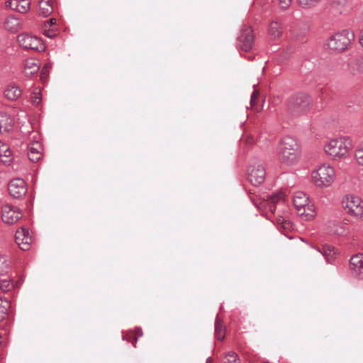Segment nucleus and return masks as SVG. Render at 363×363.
Listing matches in <instances>:
<instances>
[{"label": "nucleus", "mask_w": 363, "mask_h": 363, "mask_svg": "<svg viewBox=\"0 0 363 363\" xmlns=\"http://www.w3.org/2000/svg\"><path fill=\"white\" fill-rule=\"evenodd\" d=\"M352 148V139L347 136L332 138L323 145L325 155L335 161L346 159Z\"/></svg>", "instance_id": "obj_1"}, {"label": "nucleus", "mask_w": 363, "mask_h": 363, "mask_svg": "<svg viewBox=\"0 0 363 363\" xmlns=\"http://www.w3.org/2000/svg\"><path fill=\"white\" fill-rule=\"evenodd\" d=\"M277 155L282 164L292 165L296 163L301 155L297 140L291 136L282 138L277 146Z\"/></svg>", "instance_id": "obj_2"}, {"label": "nucleus", "mask_w": 363, "mask_h": 363, "mask_svg": "<svg viewBox=\"0 0 363 363\" xmlns=\"http://www.w3.org/2000/svg\"><path fill=\"white\" fill-rule=\"evenodd\" d=\"M312 181L318 187H328L336 178L335 170L328 164L318 165L311 173Z\"/></svg>", "instance_id": "obj_3"}, {"label": "nucleus", "mask_w": 363, "mask_h": 363, "mask_svg": "<svg viewBox=\"0 0 363 363\" xmlns=\"http://www.w3.org/2000/svg\"><path fill=\"white\" fill-rule=\"evenodd\" d=\"M354 38V33L352 30H343L330 36L326 45L330 50L341 52L348 49Z\"/></svg>", "instance_id": "obj_4"}, {"label": "nucleus", "mask_w": 363, "mask_h": 363, "mask_svg": "<svg viewBox=\"0 0 363 363\" xmlns=\"http://www.w3.org/2000/svg\"><path fill=\"white\" fill-rule=\"evenodd\" d=\"M311 103V98L307 94L297 93L289 99L287 109L290 114L299 116L310 109Z\"/></svg>", "instance_id": "obj_5"}, {"label": "nucleus", "mask_w": 363, "mask_h": 363, "mask_svg": "<svg viewBox=\"0 0 363 363\" xmlns=\"http://www.w3.org/2000/svg\"><path fill=\"white\" fill-rule=\"evenodd\" d=\"M293 203L298 216L306 220L314 218L315 213L313 205L310 204L309 197L303 191H297L293 197Z\"/></svg>", "instance_id": "obj_6"}, {"label": "nucleus", "mask_w": 363, "mask_h": 363, "mask_svg": "<svg viewBox=\"0 0 363 363\" xmlns=\"http://www.w3.org/2000/svg\"><path fill=\"white\" fill-rule=\"evenodd\" d=\"M342 206L345 212L357 219L363 218V201L354 194L345 195L342 200Z\"/></svg>", "instance_id": "obj_7"}, {"label": "nucleus", "mask_w": 363, "mask_h": 363, "mask_svg": "<svg viewBox=\"0 0 363 363\" xmlns=\"http://www.w3.org/2000/svg\"><path fill=\"white\" fill-rule=\"evenodd\" d=\"M17 40L19 45L24 50H31L38 52L45 50V45L40 38L28 33H21L18 35Z\"/></svg>", "instance_id": "obj_8"}, {"label": "nucleus", "mask_w": 363, "mask_h": 363, "mask_svg": "<svg viewBox=\"0 0 363 363\" xmlns=\"http://www.w3.org/2000/svg\"><path fill=\"white\" fill-rule=\"evenodd\" d=\"M255 206L258 208H265L272 213L276 210V205L284 201V194L281 192L273 194L270 196H267V199L263 198L262 200L255 201L250 197Z\"/></svg>", "instance_id": "obj_9"}, {"label": "nucleus", "mask_w": 363, "mask_h": 363, "mask_svg": "<svg viewBox=\"0 0 363 363\" xmlns=\"http://www.w3.org/2000/svg\"><path fill=\"white\" fill-rule=\"evenodd\" d=\"M266 177L265 168L259 162L251 164L248 168L247 179L254 186L262 184Z\"/></svg>", "instance_id": "obj_10"}, {"label": "nucleus", "mask_w": 363, "mask_h": 363, "mask_svg": "<svg viewBox=\"0 0 363 363\" xmlns=\"http://www.w3.org/2000/svg\"><path fill=\"white\" fill-rule=\"evenodd\" d=\"M23 216L22 212L16 207L5 204L1 208V219L7 224H14Z\"/></svg>", "instance_id": "obj_11"}, {"label": "nucleus", "mask_w": 363, "mask_h": 363, "mask_svg": "<svg viewBox=\"0 0 363 363\" xmlns=\"http://www.w3.org/2000/svg\"><path fill=\"white\" fill-rule=\"evenodd\" d=\"M27 190L26 183L21 178L12 179L8 185L9 194L14 199L23 198L26 194Z\"/></svg>", "instance_id": "obj_12"}, {"label": "nucleus", "mask_w": 363, "mask_h": 363, "mask_svg": "<svg viewBox=\"0 0 363 363\" xmlns=\"http://www.w3.org/2000/svg\"><path fill=\"white\" fill-rule=\"evenodd\" d=\"M254 43V35L250 27H246L241 31L237 39V46L240 50L248 52L252 48Z\"/></svg>", "instance_id": "obj_13"}, {"label": "nucleus", "mask_w": 363, "mask_h": 363, "mask_svg": "<svg viewBox=\"0 0 363 363\" xmlns=\"http://www.w3.org/2000/svg\"><path fill=\"white\" fill-rule=\"evenodd\" d=\"M15 240L22 250H28L32 242V238L29 234L28 229L21 227L17 230L15 234Z\"/></svg>", "instance_id": "obj_14"}, {"label": "nucleus", "mask_w": 363, "mask_h": 363, "mask_svg": "<svg viewBox=\"0 0 363 363\" xmlns=\"http://www.w3.org/2000/svg\"><path fill=\"white\" fill-rule=\"evenodd\" d=\"M350 270L353 277L363 279V255L357 254L350 258Z\"/></svg>", "instance_id": "obj_15"}, {"label": "nucleus", "mask_w": 363, "mask_h": 363, "mask_svg": "<svg viewBox=\"0 0 363 363\" xmlns=\"http://www.w3.org/2000/svg\"><path fill=\"white\" fill-rule=\"evenodd\" d=\"M5 6L21 13H26L30 10V2L29 0H8L5 2Z\"/></svg>", "instance_id": "obj_16"}, {"label": "nucleus", "mask_w": 363, "mask_h": 363, "mask_svg": "<svg viewBox=\"0 0 363 363\" xmlns=\"http://www.w3.org/2000/svg\"><path fill=\"white\" fill-rule=\"evenodd\" d=\"M327 232L332 235L347 236L350 230L344 223L330 222L327 226Z\"/></svg>", "instance_id": "obj_17"}, {"label": "nucleus", "mask_w": 363, "mask_h": 363, "mask_svg": "<svg viewBox=\"0 0 363 363\" xmlns=\"http://www.w3.org/2000/svg\"><path fill=\"white\" fill-rule=\"evenodd\" d=\"M40 69L38 60L33 58L26 59L23 62V73L27 77L37 74Z\"/></svg>", "instance_id": "obj_18"}, {"label": "nucleus", "mask_w": 363, "mask_h": 363, "mask_svg": "<svg viewBox=\"0 0 363 363\" xmlns=\"http://www.w3.org/2000/svg\"><path fill=\"white\" fill-rule=\"evenodd\" d=\"M13 122V118L11 115L0 112V133H4L11 130Z\"/></svg>", "instance_id": "obj_19"}, {"label": "nucleus", "mask_w": 363, "mask_h": 363, "mask_svg": "<svg viewBox=\"0 0 363 363\" xmlns=\"http://www.w3.org/2000/svg\"><path fill=\"white\" fill-rule=\"evenodd\" d=\"M28 157L33 162H37L40 160L41 145L38 143H33L28 147Z\"/></svg>", "instance_id": "obj_20"}, {"label": "nucleus", "mask_w": 363, "mask_h": 363, "mask_svg": "<svg viewBox=\"0 0 363 363\" xmlns=\"http://www.w3.org/2000/svg\"><path fill=\"white\" fill-rule=\"evenodd\" d=\"M5 97L10 101H16L22 95V89L16 85H9L4 90Z\"/></svg>", "instance_id": "obj_21"}, {"label": "nucleus", "mask_w": 363, "mask_h": 363, "mask_svg": "<svg viewBox=\"0 0 363 363\" xmlns=\"http://www.w3.org/2000/svg\"><path fill=\"white\" fill-rule=\"evenodd\" d=\"M5 28L10 32L16 33L21 28V22L18 18L11 15L9 16L4 21Z\"/></svg>", "instance_id": "obj_22"}, {"label": "nucleus", "mask_w": 363, "mask_h": 363, "mask_svg": "<svg viewBox=\"0 0 363 363\" xmlns=\"http://www.w3.org/2000/svg\"><path fill=\"white\" fill-rule=\"evenodd\" d=\"M53 11L52 6L50 0H42L39 4V13L43 16H48Z\"/></svg>", "instance_id": "obj_23"}, {"label": "nucleus", "mask_w": 363, "mask_h": 363, "mask_svg": "<svg viewBox=\"0 0 363 363\" xmlns=\"http://www.w3.org/2000/svg\"><path fill=\"white\" fill-rule=\"evenodd\" d=\"M269 33L272 38L276 39L281 36L282 33L281 27L277 21L271 22L269 28Z\"/></svg>", "instance_id": "obj_24"}, {"label": "nucleus", "mask_w": 363, "mask_h": 363, "mask_svg": "<svg viewBox=\"0 0 363 363\" xmlns=\"http://www.w3.org/2000/svg\"><path fill=\"white\" fill-rule=\"evenodd\" d=\"M2 149V157L0 160L6 165H9L13 160L12 151L9 145H3Z\"/></svg>", "instance_id": "obj_25"}, {"label": "nucleus", "mask_w": 363, "mask_h": 363, "mask_svg": "<svg viewBox=\"0 0 363 363\" xmlns=\"http://www.w3.org/2000/svg\"><path fill=\"white\" fill-rule=\"evenodd\" d=\"M225 330V327L217 316L215 321V334L217 340H223L224 339Z\"/></svg>", "instance_id": "obj_26"}, {"label": "nucleus", "mask_w": 363, "mask_h": 363, "mask_svg": "<svg viewBox=\"0 0 363 363\" xmlns=\"http://www.w3.org/2000/svg\"><path fill=\"white\" fill-rule=\"evenodd\" d=\"M354 160L357 164L363 166V141L356 146L354 152Z\"/></svg>", "instance_id": "obj_27"}, {"label": "nucleus", "mask_w": 363, "mask_h": 363, "mask_svg": "<svg viewBox=\"0 0 363 363\" xmlns=\"http://www.w3.org/2000/svg\"><path fill=\"white\" fill-rule=\"evenodd\" d=\"M11 307V303L6 299L0 298V321L4 320Z\"/></svg>", "instance_id": "obj_28"}, {"label": "nucleus", "mask_w": 363, "mask_h": 363, "mask_svg": "<svg viewBox=\"0 0 363 363\" xmlns=\"http://www.w3.org/2000/svg\"><path fill=\"white\" fill-rule=\"evenodd\" d=\"M224 363H240L238 354L233 352H228L224 358Z\"/></svg>", "instance_id": "obj_29"}, {"label": "nucleus", "mask_w": 363, "mask_h": 363, "mask_svg": "<svg viewBox=\"0 0 363 363\" xmlns=\"http://www.w3.org/2000/svg\"><path fill=\"white\" fill-rule=\"evenodd\" d=\"M320 0H297L300 6L304 9L311 8L317 4Z\"/></svg>", "instance_id": "obj_30"}, {"label": "nucleus", "mask_w": 363, "mask_h": 363, "mask_svg": "<svg viewBox=\"0 0 363 363\" xmlns=\"http://www.w3.org/2000/svg\"><path fill=\"white\" fill-rule=\"evenodd\" d=\"M352 69L363 74V57L357 59L352 65Z\"/></svg>", "instance_id": "obj_31"}, {"label": "nucleus", "mask_w": 363, "mask_h": 363, "mask_svg": "<svg viewBox=\"0 0 363 363\" xmlns=\"http://www.w3.org/2000/svg\"><path fill=\"white\" fill-rule=\"evenodd\" d=\"M277 223L279 225V230L281 231V228L283 229H289L291 225L290 224V222L285 220L283 217H279L277 218Z\"/></svg>", "instance_id": "obj_32"}, {"label": "nucleus", "mask_w": 363, "mask_h": 363, "mask_svg": "<svg viewBox=\"0 0 363 363\" xmlns=\"http://www.w3.org/2000/svg\"><path fill=\"white\" fill-rule=\"evenodd\" d=\"M0 288L4 292H7L13 288V283L9 280H2L0 283Z\"/></svg>", "instance_id": "obj_33"}, {"label": "nucleus", "mask_w": 363, "mask_h": 363, "mask_svg": "<svg viewBox=\"0 0 363 363\" xmlns=\"http://www.w3.org/2000/svg\"><path fill=\"white\" fill-rule=\"evenodd\" d=\"M292 1L293 0H278V6L281 10L285 11L290 7Z\"/></svg>", "instance_id": "obj_34"}, {"label": "nucleus", "mask_w": 363, "mask_h": 363, "mask_svg": "<svg viewBox=\"0 0 363 363\" xmlns=\"http://www.w3.org/2000/svg\"><path fill=\"white\" fill-rule=\"evenodd\" d=\"M334 251V247L329 246H324L322 249V251L319 250L320 252L323 254V255L326 258L328 255L331 254Z\"/></svg>", "instance_id": "obj_35"}, {"label": "nucleus", "mask_w": 363, "mask_h": 363, "mask_svg": "<svg viewBox=\"0 0 363 363\" xmlns=\"http://www.w3.org/2000/svg\"><path fill=\"white\" fill-rule=\"evenodd\" d=\"M41 101V96L39 92H34L32 96V102L35 106H38Z\"/></svg>", "instance_id": "obj_36"}, {"label": "nucleus", "mask_w": 363, "mask_h": 363, "mask_svg": "<svg viewBox=\"0 0 363 363\" xmlns=\"http://www.w3.org/2000/svg\"><path fill=\"white\" fill-rule=\"evenodd\" d=\"M1 264L3 265V267L1 270V274L6 273L9 269V266H10L9 262H8V260L4 259V261L2 262H1Z\"/></svg>", "instance_id": "obj_37"}, {"label": "nucleus", "mask_w": 363, "mask_h": 363, "mask_svg": "<svg viewBox=\"0 0 363 363\" xmlns=\"http://www.w3.org/2000/svg\"><path fill=\"white\" fill-rule=\"evenodd\" d=\"M135 341L133 343V345L134 347H136V342L138 341V338L139 337H142L143 336V330H142V328H135Z\"/></svg>", "instance_id": "obj_38"}, {"label": "nucleus", "mask_w": 363, "mask_h": 363, "mask_svg": "<svg viewBox=\"0 0 363 363\" xmlns=\"http://www.w3.org/2000/svg\"><path fill=\"white\" fill-rule=\"evenodd\" d=\"M55 23H56L55 18H50V19L45 21L44 26H45V28H50V27L52 26L53 25H55Z\"/></svg>", "instance_id": "obj_39"}, {"label": "nucleus", "mask_w": 363, "mask_h": 363, "mask_svg": "<svg viewBox=\"0 0 363 363\" xmlns=\"http://www.w3.org/2000/svg\"><path fill=\"white\" fill-rule=\"evenodd\" d=\"M326 261L329 264H333L335 259V253L333 251L331 254L328 255V257L325 258Z\"/></svg>", "instance_id": "obj_40"}, {"label": "nucleus", "mask_w": 363, "mask_h": 363, "mask_svg": "<svg viewBox=\"0 0 363 363\" xmlns=\"http://www.w3.org/2000/svg\"><path fill=\"white\" fill-rule=\"evenodd\" d=\"M44 35L48 36L50 38H52L56 35L55 33L53 30H46L45 28L43 30Z\"/></svg>", "instance_id": "obj_41"}, {"label": "nucleus", "mask_w": 363, "mask_h": 363, "mask_svg": "<svg viewBox=\"0 0 363 363\" xmlns=\"http://www.w3.org/2000/svg\"><path fill=\"white\" fill-rule=\"evenodd\" d=\"M258 94H259V92L257 90L253 91V92L251 94V97H250V103L251 104H252L255 99L257 97Z\"/></svg>", "instance_id": "obj_42"}, {"label": "nucleus", "mask_w": 363, "mask_h": 363, "mask_svg": "<svg viewBox=\"0 0 363 363\" xmlns=\"http://www.w3.org/2000/svg\"><path fill=\"white\" fill-rule=\"evenodd\" d=\"M359 41L360 45L363 47V30L359 33Z\"/></svg>", "instance_id": "obj_43"}, {"label": "nucleus", "mask_w": 363, "mask_h": 363, "mask_svg": "<svg viewBox=\"0 0 363 363\" xmlns=\"http://www.w3.org/2000/svg\"><path fill=\"white\" fill-rule=\"evenodd\" d=\"M3 145H7V144H6V143H4L3 142H1V141L0 140V158H1V157H2V150H3V149H2V146H3Z\"/></svg>", "instance_id": "obj_44"}, {"label": "nucleus", "mask_w": 363, "mask_h": 363, "mask_svg": "<svg viewBox=\"0 0 363 363\" xmlns=\"http://www.w3.org/2000/svg\"><path fill=\"white\" fill-rule=\"evenodd\" d=\"M345 2H346V0H339L337 1L338 4H344Z\"/></svg>", "instance_id": "obj_45"}, {"label": "nucleus", "mask_w": 363, "mask_h": 363, "mask_svg": "<svg viewBox=\"0 0 363 363\" xmlns=\"http://www.w3.org/2000/svg\"><path fill=\"white\" fill-rule=\"evenodd\" d=\"M210 362H211V357H208L206 359V363H210Z\"/></svg>", "instance_id": "obj_46"}, {"label": "nucleus", "mask_w": 363, "mask_h": 363, "mask_svg": "<svg viewBox=\"0 0 363 363\" xmlns=\"http://www.w3.org/2000/svg\"><path fill=\"white\" fill-rule=\"evenodd\" d=\"M360 18L362 21H363V11L361 13Z\"/></svg>", "instance_id": "obj_47"}]
</instances>
